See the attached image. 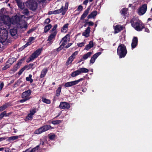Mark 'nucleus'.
<instances>
[{
	"label": "nucleus",
	"mask_w": 152,
	"mask_h": 152,
	"mask_svg": "<svg viewBox=\"0 0 152 152\" xmlns=\"http://www.w3.org/2000/svg\"><path fill=\"white\" fill-rule=\"evenodd\" d=\"M27 7L31 10H35L37 7V4L35 0H28L26 2Z\"/></svg>",
	"instance_id": "obj_5"
},
{
	"label": "nucleus",
	"mask_w": 152,
	"mask_h": 152,
	"mask_svg": "<svg viewBox=\"0 0 152 152\" xmlns=\"http://www.w3.org/2000/svg\"><path fill=\"white\" fill-rule=\"evenodd\" d=\"M22 64V62L20 61H18L17 64H16V65L17 66H20Z\"/></svg>",
	"instance_id": "obj_63"
},
{
	"label": "nucleus",
	"mask_w": 152,
	"mask_h": 152,
	"mask_svg": "<svg viewBox=\"0 0 152 152\" xmlns=\"http://www.w3.org/2000/svg\"><path fill=\"white\" fill-rule=\"evenodd\" d=\"M123 29V27L120 25H117L115 27L114 30L115 33H118Z\"/></svg>",
	"instance_id": "obj_17"
},
{
	"label": "nucleus",
	"mask_w": 152,
	"mask_h": 152,
	"mask_svg": "<svg viewBox=\"0 0 152 152\" xmlns=\"http://www.w3.org/2000/svg\"><path fill=\"white\" fill-rule=\"evenodd\" d=\"M19 8H20L21 9L23 10L24 8V6L23 5L22 2H20L19 3L17 4Z\"/></svg>",
	"instance_id": "obj_42"
},
{
	"label": "nucleus",
	"mask_w": 152,
	"mask_h": 152,
	"mask_svg": "<svg viewBox=\"0 0 152 152\" xmlns=\"http://www.w3.org/2000/svg\"><path fill=\"white\" fill-rule=\"evenodd\" d=\"M25 70V69L23 68H22L18 72V74L19 75H20L23 73V72Z\"/></svg>",
	"instance_id": "obj_49"
},
{
	"label": "nucleus",
	"mask_w": 152,
	"mask_h": 152,
	"mask_svg": "<svg viewBox=\"0 0 152 152\" xmlns=\"http://www.w3.org/2000/svg\"><path fill=\"white\" fill-rule=\"evenodd\" d=\"M61 87H59L56 91V95L57 97H58L60 95L61 92Z\"/></svg>",
	"instance_id": "obj_28"
},
{
	"label": "nucleus",
	"mask_w": 152,
	"mask_h": 152,
	"mask_svg": "<svg viewBox=\"0 0 152 152\" xmlns=\"http://www.w3.org/2000/svg\"><path fill=\"white\" fill-rule=\"evenodd\" d=\"M8 138L7 137H0V142L2 141L5 140Z\"/></svg>",
	"instance_id": "obj_62"
},
{
	"label": "nucleus",
	"mask_w": 152,
	"mask_h": 152,
	"mask_svg": "<svg viewBox=\"0 0 152 152\" xmlns=\"http://www.w3.org/2000/svg\"><path fill=\"white\" fill-rule=\"evenodd\" d=\"M18 137L17 136H13L9 137V140H14L18 139Z\"/></svg>",
	"instance_id": "obj_43"
},
{
	"label": "nucleus",
	"mask_w": 152,
	"mask_h": 152,
	"mask_svg": "<svg viewBox=\"0 0 152 152\" xmlns=\"http://www.w3.org/2000/svg\"><path fill=\"white\" fill-rule=\"evenodd\" d=\"M90 10L89 7H88L83 12L82 15L81 16L80 18V20H83L88 15L89 13Z\"/></svg>",
	"instance_id": "obj_15"
},
{
	"label": "nucleus",
	"mask_w": 152,
	"mask_h": 152,
	"mask_svg": "<svg viewBox=\"0 0 152 152\" xmlns=\"http://www.w3.org/2000/svg\"><path fill=\"white\" fill-rule=\"evenodd\" d=\"M22 13L24 15L28 16V15L29 11L27 8H26L23 10Z\"/></svg>",
	"instance_id": "obj_33"
},
{
	"label": "nucleus",
	"mask_w": 152,
	"mask_h": 152,
	"mask_svg": "<svg viewBox=\"0 0 152 152\" xmlns=\"http://www.w3.org/2000/svg\"><path fill=\"white\" fill-rule=\"evenodd\" d=\"M130 23L132 27L138 31H141L145 28L142 23L139 19L133 18L130 21Z\"/></svg>",
	"instance_id": "obj_1"
},
{
	"label": "nucleus",
	"mask_w": 152,
	"mask_h": 152,
	"mask_svg": "<svg viewBox=\"0 0 152 152\" xmlns=\"http://www.w3.org/2000/svg\"><path fill=\"white\" fill-rule=\"evenodd\" d=\"M69 34H67L66 35L65 37H64L61 40V41L59 43V44H60L63 41V42H67V36H69Z\"/></svg>",
	"instance_id": "obj_39"
},
{
	"label": "nucleus",
	"mask_w": 152,
	"mask_h": 152,
	"mask_svg": "<svg viewBox=\"0 0 152 152\" xmlns=\"http://www.w3.org/2000/svg\"><path fill=\"white\" fill-rule=\"evenodd\" d=\"M101 52H97L94 54L92 57L96 59L98 56L101 54Z\"/></svg>",
	"instance_id": "obj_35"
},
{
	"label": "nucleus",
	"mask_w": 152,
	"mask_h": 152,
	"mask_svg": "<svg viewBox=\"0 0 152 152\" xmlns=\"http://www.w3.org/2000/svg\"><path fill=\"white\" fill-rule=\"evenodd\" d=\"M69 25V24L68 23H66V24L64 25L63 27L61 29V32L65 33L68 30V28Z\"/></svg>",
	"instance_id": "obj_22"
},
{
	"label": "nucleus",
	"mask_w": 152,
	"mask_h": 152,
	"mask_svg": "<svg viewBox=\"0 0 152 152\" xmlns=\"http://www.w3.org/2000/svg\"><path fill=\"white\" fill-rule=\"evenodd\" d=\"M57 26L58 25L57 24H55L52 29L50 31V33H52L53 32L55 31H56V29Z\"/></svg>",
	"instance_id": "obj_38"
},
{
	"label": "nucleus",
	"mask_w": 152,
	"mask_h": 152,
	"mask_svg": "<svg viewBox=\"0 0 152 152\" xmlns=\"http://www.w3.org/2000/svg\"><path fill=\"white\" fill-rule=\"evenodd\" d=\"M32 75L31 74H30L28 75V77H26V80L27 81H29L30 80V79L32 77Z\"/></svg>",
	"instance_id": "obj_53"
},
{
	"label": "nucleus",
	"mask_w": 152,
	"mask_h": 152,
	"mask_svg": "<svg viewBox=\"0 0 152 152\" xmlns=\"http://www.w3.org/2000/svg\"><path fill=\"white\" fill-rule=\"evenodd\" d=\"M70 107V105L68 103L66 102H61L60 103L59 107L61 109H68Z\"/></svg>",
	"instance_id": "obj_12"
},
{
	"label": "nucleus",
	"mask_w": 152,
	"mask_h": 152,
	"mask_svg": "<svg viewBox=\"0 0 152 152\" xmlns=\"http://www.w3.org/2000/svg\"><path fill=\"white\" fill-rule=\"evenodd\" d=\"M95 60H96V59H95V58H93L91 57V59L90 61V63L93 64Z\"/></svg>",
	"instance_id": "obj_55"
},
{
	"label": "nucleus",
	"mask_w": 152,
	"mask_h": 152,
	"mask_svg": "<svg viewBox=\"0 0 152 152\" xmlns=\"http://www.w3.org/2000/svg\"><path fill=\"white\" fill-rule=\"evenodd\" d=\"M4 105L6 107V108H7L9 106H11L12 105V102H10L6 103L4 104Z\"/></svg>",
	"instance_id": "obj_45"
},
{
	"label": "nucleus",
	"mask_w": 152,
	"mask_h": 152,
	"mask_svg": "<svg viewBox=\"0 0 152 152\" xmlns=\"http://www.w3.org/2000/svg\"><path fill=\"white\" fill-rule=\"evenodd\" d=\"M52 27V26L51 24H48L46 25L44 28V32L46 33Z\"/></svg>",
	"instance_id": "obj_21"
},
{
	"label": "nucleus",
	"mask_w": 152,
	"mask_h": 152,
	"mask_svg": "<svg viewBox=\"0 0 152 152\" xmlns=\"http://www.w3.org/2000/svg\"><path fill=\"white\" fill-rule=\"evenodd\" d=\"M85 78V77L84 76L83 78H80L78 80L66 82L64 84V86L65 87H69L75 85L80 81L84 80Z\"/></svg>",
	"instance_id": "obj_8"
},
{
	"label": "nucleus",
	"mask_w": 152,
	"mask_h": 152,
	"mask_svg": "<svg viewBox=\"0 0 152 152\" xmlns=\"http://www.w3.org/2000/svg\"><path fill=\"white\" fill-rule=\"evenodd\" d=\"M31 91L30 89L23 92L21 95V97L23 99L19 100L18 102L20 103H23L29 100L31 98L30 95L31 94Z\"/></svg>",
	"instance_id": "obj_4"
},
{
	"label": "nucleus",
	"mask_w": 152,
	"mask_h": 152,
	"mask_svg": "<svg viewBox=\"0 0 152 152\" xmlns=\"http://www.w3.org/2000/svg\"><path fill=\"white\" fill-rule=\"evenodd\" d=\"M128 11V9L126 8H123L120 11V13L122 15L125 16L127 13L126 12Z\"/></svg>",
	"instance_id": "obj_26"
},
{
	"label": "nucleus",
	"mask_w": 152,
	"mask_h": 152,
	"mask_svg": "<svg viewBox=\"0 0 152 152\" xmlns=\"http://www.w3.org/2000/svg\"><path fill=\"white\" fill-rule=\"evenodd\" d=\"M117 52L120 58H124L128 52L126 46L123 44L119 45L117 49Z\"/></svg>",
	"instance_id": "obj_2"
},
{
	"label": "nucleus",
	"mask_w": 152,
	"mask_h": 152,
	"mask_svg": "<svg viewBox=\"0 0 152 152\" xmlns=\"http://www.w3.org/2000/svg\"><path fill=\"white\" fill-rule=\"evenodd\" d=\"M36 111L35 109H33L30 111V114H31L32 115H34L35 113H36Z\"/></svg>",
	"instance_id": "obj_52"
},
{
	"label": "nucleus",
	"mask_w": 152,
	"mask_h": 152,
	"mask_svg": "<svg viewBox=\"0 0 152 152\" xmlns=\"http://www.w3.org/2000/svg\"><path fill=\"white\" fill-rule=\"evenodd\" d=\"M79 75L80 74L78 70H77L72 72L71 74V75L72 77H74Z\"/></svg>",
	"instance_id": "obj_25"
},
{
	"label": "nucleus",
	"mask_w": 152,
	"mask_h": 152,
	"mask_svg": "<svg viewBox=\"0 0 152 152\" xmlns=\"http://www.w3.org/2000/svg\"><path fill=\"white\" fill-rule=\"evenodd\" d=\"M87 23V24H88V25H89L88 26H93L94 25V23L91 21L88 22Z\"/></svg>",
	"instance_id": "obj_58"
},
{
	"label": "nucleus",
	"mask_w": 152,
	"mask_h": 152,
	"mask_svg": "<svg viewBox=\"0 0 152 152\" xmlns=\"http://www.w3.org/2000/svg\"><path fill=\"white\" fill-rule=\"evenodd\" d=\"M78 70L80 75L81 73H87L89 71V70L88 69L84 67L80 68L79 69H78Z\"/></svg>",
	"instance_id": "obj_23"
},
{
	"label": "nucleus",
	"mask_w": 152,
	"mask_h": 152,
	"mask_svg": "<svg viewBox=\"0 0 152 152\" xmlns=\"http://www.w3.org/2000/svg\"><path fill=\"white\" fill-rule=\"evenodd\" d=\"M61 122V121L60 120L53 121H52V123L54 125L58 124Z\"/></svg>",
	"instance_id": "obj_37"
},
{
	"label": "nucleus",
	"mask_w": 152,
	"mask_h": 152,
	"mask_svg": "<svg viewBox=\"0 0 152 152\" xmlns=\"http://www.w3.org/2000/svg\"><path fill=\"white\" fill-rule=\"evenodd\" d=\"M32 60H34V59H33L32 58H31V57L30 56V57L28 58L26 60V62L28 63H29L31 62Z\"/></svg>",
	"instance_id": "obj_59"
},
{
	"label": "nucleus",
	"mask_w": 152,
	"mask_h": 152,
	"mask_svg": "<svg viewBox=\"0 0 152 152\" xmlns=\"http://www.w3.org/2000/svg\"><path fill=\"white\" fill-rule=\"evenodd\" d=\"M42 50V48H39L37 50L31 55L30 56L31 57V58H32L34 60L35 58H37L40 54Z\"/></svg>",
	"instance_id": "obj_11"
},
{
	"label": "nucleus",
	"mask_w": 152,
	"mask_h": 152,
	"mask_svg": "<svg viewBox=\"0 0 152 152\" xmlns=\"http://www.w3.org/2000/svg\"><path fill=\"white\" fill-rule=\"evenodd\" d=\"M10 32L11 35L12 36H15L17 33V30L16 29H11L10 30Z\"/></svg>",
	"instance_id": "obj_27"
},
{
	"label": "nucleus",
	"mask_w": 152,
	"mask_h": 152,
	"mask_svg": "<svg viewBox=\"0 0 152 152\" xmlns=\"http://www.w3.org/2000/svg\"><path fill=\"white\" fill-rule=\"evenodd\" d=\"M97 12L96 11H92L87 16L88 19L92 18L95 17L97 15Z\"/></svg>",
	"instance_id": "obj_18"
},
{
	"label": "nucleus",
	"mask_w": 152,
	"mask_h": 152,
	"mask_svg": "<svg viewBox=\"0 0 152 152\" xmlns=\"http://www.w3.org/2000/svg\"><path fill=\"white\" fill-rule=\"evenodd\" d=\"M20 67V66H17L16 65L14 66L12 70L13 71V72H15L17 69Z\"/></svg>",
	"instance_id": "obj_46"
},
{
	"label": "nucleus",
	"mask_w": 152,
	"mask_h": 152,
	"mask_svg": "<svg viewBox=\"0 0 152 152\" xmlns=\"http://www.w3.org/2000/svg\"><path fill=\"white\" fill-rule=\"evenodd\" d=\"M16 60V59L14 57L10 58L9 59L8 61L7 62V63H9L10 65H12L14 62Z\"/></svg>",
	"instance_id": "obj_24"
},
{
	"label": "nucleus",
	"mask_w": 152,
	"mask_h": 152,
	"mask_svg": "<svg viewBox=\"0 0 152 152\" xmlns=\"http://www.w3.org/2000/svg\"><path fill=\"white\" fill-rule=\"evenodd\" d=\"M84 43L83 42H82L81 43H78L77 45L78 47H81L84 46Z\"/></svg>",
	"instance_id": "obj_54"
},
{
	"label": "nucleus",
	"mask_w": 152,
	"mask_h": 152,
	"mask_svg": "<svg viewBox=\"0 0 152 152\" xmlns=\"http://www.w3.org/2000/svg\"><path fill=\"white\" fill-rule=\"evenodd\" d=\"M75 58V57H74L73 56H72L71 55V56L69 57L68 58V59L69 60H70V61L71 62H72L74 60V59Z\"/></svg>",
	"instance_id": "obj_56"
},
{
	"label": "nucleus",
	"mask_w": 152,
	"mask_h": 152,
	"mask_svg": "<svg viewBox=\"0 0 152 152\" xmlns=\"http://www.w3.org/2000/svg\"><path fill=\"white\" fill-rule=\"evenodd\" d=\"M42 102L47 104H50L51 103L50 100L47 99L45 98H42Z\"/></svg>",
	"instance_id": "obj_32"
},
{
	"label": "nucleus",
	"mask_w": 152,
	"mask_h": 152,
	"mask_svg": "<svg viewBox=\"0 0 152 152\" xmlns=\"http://www.w3.org/2000/svg\"><path fill=\"white\" fill-rule=\"evenodd\" d=\"M34 65V64L33 63H31L29 64L28 65L29 68H28V69H30L32 68V66H33Z\"/></svg>",
	"instance_id": "obj_64"
},
{
	"label": "nucleus",
	"mask_w": 152,
	"mask_h": 152,
	"mask_svg": "<svg viewBox=\"0 0 152 152\" xmlns=\"http://www.w3.org/2000/svg\"><path fill=\"white\" fill-rule=\"evenodd\" d=\"M57 34V31H55L48 36V39H47V41L48 42V45H50L53 43V42L52 40L55 38Z\"/></svg>",
	"instance_id": "obj_10"
},
{
	"label": "nucleus",
	"mask_w": 152,
	"mask_h": 152,
	"mask_svg": "<svg viewBox=\"0 0 152 152\" xmlns=\"http://www.w3.org/2000/svg\"><path fill=\"white\" fill-rule=\"evenodd\" d=\"M92 54V52H89L86 54H84L83 56V58L84 60L86 59L88 57H89Z\"/></svg>",
	"instance_id": "obj_29"
},
{
	"label": "nucleus",
	"mask_w": 152,
	"mask_h": 152,
	"mask_svg": "<svg viewBox=\"0 0 152 152\" xmlns=\"http://www.w3.org/2000/svg\"><path fill=\"white\" fill-rule=\"evenodd\" d=\"M138 38L137 37H134L132 40L131 44L132 49H133L135 48L137 45Z\"/></svg>",
	"instance_id": "obj_13"
},
{
	"label": "nucleus",
	"mask_w": 152,
	"mask_h": 152,
	"mask_svg": "<svg viewBox=\"0 0 152 152\" xmlns=\"http://www.w3.org/2000/svg\"><path fill=\"white\" fill-rule=\"evenodd\" d=\"M50 12H51V13H50V12H49L48 13V15H50L52 14L56 15L57 14H59L62 12L64 13L63 6H62L61 8L59 9L56 10L54 11H51Z\"/></svg>",
	"instance_id": "obj_14"
},
{
	"label": "nucleus",
	"mask_w": 152,
	"mask_h": 152,
	"mask_svg": "<svg viewBox=\"0 0 152 152\" xmlns=\"http://www.w3.org/2000/svg\"><path fill=\"white\" fill-rule=\"evenodd\" d=\"M63 47L61 46V45H60V46L58 48L56 49V50L57 52H59L62 49H63Z\"/></svg>",
	"instance_id": "obj_57"
},
{
	"label": "nucleus",
	"mask_w": 152,
	"mask_h": 152,
	"mask_svg": "<svg viewBox=\"0 0 152 152\" xmlns=\"http://www.w3.org/2000/svg\"><path fill=\"white\" fill-rule=\"evenodd\" d=\"M52 127L50 125H45L36 130L34 133L36 134H39L41 133L49 130Z\"/></svg>",
	"instance_id": "obj_6"
},
{
	"label": "nucleus",
	"mask_w": 152,
	"mask_h": 152,
	"mask_svg": "<svg viewBox=\"0 0 152 152\" xmlns=\"http://www.w3.org/2000/svg\"><path fill=\"white\" fill-rule=\"evenodd\" d=\"M83 9V6H82L81 5H79L77 9V10L78 11H82Z\"/></svg>",
	"instance_id": "obj_51"
},
{
	"label": "nucleus",
	"mask_w": 152,
	"mask_h": 152,
	"mask_svg": "<svg viewBox=\"0 0 152 152\" xmlns=\"http://www.w3.org/2000/svg\"><path fill=\"white\" fill-rule=\"evenodd\" d=\"M78 54V52L76 51H75V52L74 53H73L71 55V56L74 57H75V56L76 55H77Z\"/></svg>",
	"instance_id": "obj_60"
},
{
	"label": "nucleus",
	"mask_w": 152,
	"mask_h": 152,
	"mask_svg": "<svg viewBox=\"0 0 152 152\" xmlns=\"http://www.w3.org/2000/svg\"><path fill=\"white\" fill-rule=\"evenodd\" d=\"M72 62L70 61V60H69V59H68V60H67L66 62V66L68 65L69 64H70Z\"/></svg>",
	"instance_id": "obj_61"
},
{
	"label": "nucleus",
	"mask_w": 152,
	"mask_h": 152,
	"mask_svg": "<svg viewBox=\"0 0 152 152\" xmlns=\"http://www.w3.org/2000/svg\"><path fill=\"white\" fill-rule=\"evenodd\" d=\"M32 116L30 113L28 114L26 118V120H31L33 118Z\"/></svg>",
	"instance_id": "obj_36"
},
{
	"label": "nucleus",
	"mask_w": 152,
	"mask_h": 152,
	"mask_svg": "<svg viewBox=\"0 0 152 152\" xmlns=\"http://www.w3.org/2000/svg\"><path fill=\"white\" fill-rule=\"evenodd\" d=\"M94 46V44L92 41L89 42V44L87 45L84 49V50H88Z\"/></svg>",
	"instance_id": "obj_19"
},
{
	"label": "nucleus",
	"mask_w": 152,
	"mask_h": 152,
	"mask_svg": "<svg viewBox=\"0 0 152 152\" xmlns=\"http://www.w3.org/2000/svg\"><path fill=\"white\" fill-rule=\"evenodd\" d=\"M6 108L4 104L0 107V111H2Z\"/></svg>",
	"instance_id": "obj_48"
},
{
	"label": "nucleus",
	"mask_w": 152,
	"mask_h": 152,
	"mask_svg": "<svg viewBox=\"0 0 152 152\" xmlns=\"http://www.w3.org/2000/svg\"><path fill=\"white\" fill-rule=\"evenodd\" d=\"M6 114V111H4L1 113L0 114V119H2L4 116H5Z\"/></svg>",
	"instance_id": "obj_41"
},
{
	"label": "nucleus",
	"mask_w": 152,
	"mask_h": 152,
	"mask_svg": "<svg viewBox=\"0 0 152 152\" xmlns=\"http://www.w3.org/2000/svg\"><path fill=\"white\" fill-rule=\"evenodd\" d=\"M8 37V32L5 29L1 31L0 32V42H5L7 39Z\"/></svg>",
	"instance_id": "obj_7"
},
{
	"label": "nucleus",
	"mask_w": 152,
	"mask_h": 152,
	"mask_svg": "<svg viewBox=\"0 0 152 152\" xmlns=\"http://www.w3.org/2000/svg\"><path fill=\"white\" fill-rule=\"evenodd\" d=\"M68 5H69L68 3L66 2L65 3V7L64 9L63 8L64 13H62V14L63 15H64L65 14V13L66 11L68 9Z\"/></svg>",
	"instance_id": "obj_31"
},
{
	"label": "nucleus",
	"mask_w": 152,
	"mask_h": 152,
	"mask_svg": "<svg viewBox=\"0 0 152 152\" xmlns=\"http://www.w3.org/2000/svg\"><path fill=\"white\" fill-rule=\"evenodd\" d=\"M50 22V19L49 18H47L45 20L44 22V25L45 24H48Z\"/></svg>",
	"instance_id": "obj_44"
},
{
	"label": "nucleus",
	"mask_w": 152,
	"mask_h": 152,
	"mask_svg": "<svg viewBox=\"0 0 152 152\" xmlns=\"http://www.w3.org/2000/svg\"><path fill=\"white\" fill-rule=\"evenodd\" d=\"M147 8L146 4H144L140 7L138 10V13L140 15H144L146 12Z\"/></svg>",
	"instance_id": "obj_9"
},
{
	"label": "nucleus",
	"mask_w": 152,
	"mask_h": 152,
	"mask_svg": "<svg viewBox=\"0 0 152 152\" xmlns=\"http://www.w3.org/2000/svg\"><path fill=\"white\" fill-rule=\"evenodd\" d=\"M91 28L89 26H88L85 30V31L82 33V35L84 36L87 38L89 37L90 36L89 34L90 32Z\"/></svg>",
	"instance_id": "obj_16"
},
{
	"label": "nucleus",
	"mask_w": 152,
	"mask_h": 152,
	"mask_svg": "<svg viewBox=\"0 0 152 152\" xmlns=\"http://www.w3.org/2000/svg\"><path fill=\"white\" fill-rule=\"evenodd\" d=\"M34 39L35 38L34 37H30L29 38V39L28 40V41H29V42L31 43V42L34 40Z\"/></svg>",
	"instance_id": "obj_50"
},
{
	"label": "nucleus",
	"mask_w": 152,
	"mask_h": 152,
	"mask_svg": "<svg viewBox=\"0 0 152 152\" xmlns=\"http://www.w3.org/2000/svg\"><path fill=\"white\" fill-rule=\"evenodd\" d=\"M11 19L8 15H7L0 12V26L6 25L10 26L12 23Z\"/></svg>",
	"instance_id": "obj_3"
},
{
	"label": "nucleus",
	"mask_w": 152,
	"mask_h": 152,
	"mask_svg": "<svg viewBox=\"0 0 152 152\" xmlns=\"http://www.w3.org/2000/svg\"><path fill=\"white\" fill-rule=\"evenodd\" d=\"M35 29L36 28H31L27 31V34H29L30 33L32 32L35 30Z\"/></svg>",
	"instance_id": "obj_47"
},
{
	"label": "nucleus",
	"mask_w": 152,
	"mask_h": 152,
	"mask_svg": "<svg viewBox=\"0 0 152 152\" xmlns=\"http://www.w3.org/2000/svg\"><path fill=\"white\" fill-rule=\"evenodd\" d=\"M40 145H37L34 148H33L31 150L29 151V152H35L36 151L38 150L39 148Z\"/></svg>",
	"instance_id": "obj_30"
},
{
	"label": "nucleus",
	"mask_w": 152,
	"mask_h": 152,
	"mask_svg": "<svg viewBox=\"0 0 152 152\" xmlns=\"http://www.w3.org/2000/svg\"><path fill=\"white\" fill-rule=\"evenodd\" d=\"M48 71V70L47 68H45L43 69L41 71L40 77L41 78L44 77L45 76Z\"/></svg>",
	"instance_id": "obj_20"
},
{
	"label": "nucleus",
	"mask_w": 152,
	"mask_h": 152,
	"mask_svg": "<svg viewBox=\"0 0 152 152\" xmlns=\"http://www.w3.org/2000/svg\"><path fill=\"white\" fill-rule=\"evenodd\" d=\"M55 137L56 135L54 134H50L48 135L49 139L51 140H54Z\"/></svg>",
	"instance_id": "obj_34"
},
{
	"label": "nucleus",
	"mask_w": 152,
	"mask_h": 152,
	"mask_svg": "<svg viewBox=\"0 0 152 152\" xmlns=\"http://www.w3.org/2000/svg\"><path fill=\"white\" fill-rule=\"evenodd\" d=\"M11 66L10 64H9L7 63L6 65L2 68V69L4 70L9 68Z\"/></svg>",
	"instance_id": "obj_40"
}]
</instances>
